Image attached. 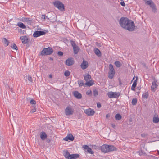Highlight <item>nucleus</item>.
<instances>
[{"instance_id":"nucleus-13","label":"nucleus","mask_w":159,"mask_h":159,"mask_svg":"<svg viewBox=\"0 0 159 159\" xmlns=\"http://www.w3.org/2000/svg\"><path fill=\"white\" fill-rule=\"evenodd\" d=\"M20 39L23 44H26L29 41L28 37L25 35L21 36Z\"/></svg>"},{"instance_id":"nucleus-40","label":"nucleus","mask_w":159,"mask_h":159,"mask_svg":"<svg viewBox=\"0 0 159 159\" xmlns=\"http://www.w3.org/2000/svg\"><path fill=\"white\" fill-rule=\"evenodd\" d=\"M93 95L95 96L98 95V91L96 89H94L93 91Z\"/></svg>"},{"instance_id":"nucleus-10","label":"nucleus","mask_w":159,"mask_h":159,"mask_svg":"<svg viewBox=\"0 0 159 159\" xmlns=\"http://www.w3.org/2000/svg\"><path fill=\"white\" fill-rule=\"evenodd\" d=\"M65 113L66 115L68 116L72 115L74 112V110L71 107H67L65 110Z\"/></svg>"},{"instance_id":"nucleus-34","label":"nucleus","mask_w":159,"mask_h":159,"mask_svg":"<svg viewBox=\"0 0 159 159\" xmlns=\"http://www.w3.org/2000/svg\"><path fill=\"white\" fill-rule=\"evenodd\" d=\"M137 79H138V78L137 77H136V80L134 81L133 84L132 85V86L133 87H134V86L135 87H136V85H137Z\"/></svg>"},{"instance_id":"nucleus-14","label":"nucleus","mask_w":159,"mask_h":159,"mask_svg":"<svg viewBox=\"0 0 159 159\" xmlns=\"http://www.w3.org/2000/svg\"><path fill=\"white\" fill-rule=\"evenodd\" d=\"M63 140L66 141H68L69 140L72 141L74 140V137L72 134H69L67 136L64 138Z\"/></svg>"},{"instance_id":"nucleus-24","label":"nucleus","mask_w":159,"mask_h":159,"mask_svg":"<svg viewBox=\"0 0 159 159\" xmlns=\"http://www.w3.org/2000/svg\"><path fill=\"white\" fill-rule=\"evenodd\" d=\"M153 122L154 123H157L159 122V118L157 116H154L153 118Z\"/></svg>"},{"instance_id":"nucleus-46","label":"nucleus","mask_w":159,"mask_h":159,"mask_svg":"<svg viewBox=\"0 0 159 159\" xmlns=\"http://www.w3.org/2000/svg\"><path fill=\"white\" fill-rule=\"evenodd\" d=\"M146 135L147 134L144 133L142 134H141V136L143 138L145 137L146 136Z\"/></svg>"},{"instance_id":"nucleus-36","label":"nucleus","mask_w":159,"mask_h":159,"mask_svg":"<svg viewBox=\"0 0 159 159\" xmlns=\"http://www.w3.org/2000/svg\"><path fill=\"white\" fill-rule=\"evenodd\" d=\"M11 47L13 48V49H15L16 50H18L17 47L15 44H13L12 46H11Z\"/></svg>"},{"instance_id":"nucleus-17","label":"nucleus","mask_w":159,"mask_h":159,"mask_svg":"<svg viewBox=\"0 0 159 159\" xmlns=\"http://www.w3.org/2000/svg\"><path fill=\"white\" fill-rule=\"evenodd\" d=\"M74 97L77 99H81L82 98V95L77 91H75L73 93Z\"/></svg>"},{"instance_id":"nucleus-22","label":"nucleus","mask_w":159,"mask_h":159,"mask_svg":"<svg viewBox=\"0 0 159 159\" xmlns=\"http://www.w3.org/2000/svg\"><path fill=\"white\" fill-rule=\"evenodd\" d=\"M84 79L86 81H88L91 79V75L89 74H87L85 75H84Z\"/></svg>"},{"instance_id":"nucleus-29","label":"nucleus","mask_w":159,"mask_h":159,"mask_svg":"<svg viewBox=\"0 0 159 159\" xmlns=\"http://www.w3.org/2000/svg\"><path fill=\"white\" fill-rule=\"evenodd\" d=\"M93 82H91L89 81H87V82L85 83V85L88 86L90 87L93 85Z\"/></svg>"},{"instance_id":"nucleus-50","label":"nucleus","mask_w":159,"mask_h":159,"mask_svg":"<svg viewBox=\"0 0 159 159\" xmlns=\"http://www.w3.org/2000/svg\"><path fill=\"white\" fill-rule=\"evenodd\" d=\"M138 153H139V154L140 155H141L143 154V152H142V151H139L138 152Z\"/></svg>"},{"instance_id":"nucleus-49","label":"nucleus","mask_w":159,"mask_h":159,"mask_svg":"<svg viewBox=\"0 0 159 159\" xmlns=\"http://www.w3.org/2000/svg\"><path fill=\"white\" fill-rule=\"evenodd\" d=\"M135 87H134V86L133 87L132 86V87L131 88V89L133 91H135Z\"/></svg>"},{"instance_id":"nucleus-51","label":"nucleus","mask_w":159,"mask_h":159,"mask_svg":"<svg viewBox=\"0 0 159 159\" xmlns=\"http://www.w3.org/2000/svg\"><path fill=\"white\" fill-rule=\"evenodd\" d=\"M111 126L113 128H115V125L113 124H111Z\"/></svg>"},{"instance_id":"nucleus-31","label":"nucleus","mask_w":159,"mask_h":159,"mask_svg":"<svg viewBox=\"0 0 159 159\" xmlns=\"http://www.w3.org/2000/svg\"><path fill=\"white\" fill-rule=\"evenodd\" d=\"M137 98H134L133 99L132 101V104L133 105H135L137 102Z\"/></svg>"},{"instance_id":"nucleus-27","label":"nucleus","mask_w":159,"mask_h":159,"mask_svg":"<svg viewBox=\"0 0 159 159\" xmlns=\"http://www.w3.org/2000/svg\"><path fill=\"white\" fill-rule=\"evenodd\" d=\"M148 96V92H146L143 93L142 96L144 99H147Z\"/></svg>"},{"instance_id":"nucleus-16","label":"nucleus","mask_w":159,"mask_h":159,"mask_svg":"<svg viewBox=\"0 0 159 159\" xmlns=\"http://www.w3.org/2000/svg\"><path fill=\"white\" fill-rule=\"evenodd\" d=\"M22 21L26 22L29 25H30L32 22V19L29 18H23Z\"/></svg>"},{"instance_id":"nucleus-25","label":"nucleus","mask_w":159,"mask_h":159,"mask_svg":"<svg viewBox=\"0 0 159 159\" xmlns=\"http://www.w3.org/2000/svg\"><path fill=\"white\" fill-rule=\"evenodd\" d=\"M2 42L5 44V46H7L9 43V41L6 38H3Z\"/></svg>"},{"instance_id":"nucleus-23","label":"nucleus","mask_w":159,"mask_h":159,"mask_svg":"<svg viewBox=\"0 0 159 159\" xmlns=\"http://www.w3.org/2000/svg\"><path fill=\"white\" fill-rule=\"evenodd\" d=\"M17 25L19 27L22 29H25L26 28V26L24 24L21 22H19L17 24Z\"/></svg>"},{"instance_id":"nucleus-5","label":"nucleus","mask_w":159,"mask_h":159,"mask_svg":"<svg viewBox=\"0 0 159 159\" xmlns=\"http://www.w3.org/2000/svg\"><path fill=\"white\" fill-rule=\"evenodd\" d=\"M53 4L55 7L58 8L61 11H63L64 10V4L60 1H56L53 2Z\"/></svg>"},{"instance_id":"nucleus-4","label":"nucleus","mask_w":159,"mask_h":159,"mask_svg":"<svg viewBox=\"0 0 159 159\" xmlns=\"http://www.w3.org/2000/svg\"><path fill=\"white\" fill-rule=\"evenodd\" d=\"M53 49L50 47L44 48L41 52L40 54L42 56L49 55L53 52Z\"/></svg>"},{"instance_id":"nucleus-37","label":"nucleus","mask_w":159,"mask_h":159,"mask_svg":"<svg viewBox=\"0 0 159 159\" xmlns=\"http://www.w3.org/2000/svg\"><path fill=\"white\" fill-rule=\"evenodd\" d=\"M70 73L68 70L65 71L64 73V75L66 76V77L69 76L70 75Z\"/></svg>"},{"instance_id":"nucleus-21","label":"nucleus","mask_w":159,"mask_h":159,"mask_svg":"<svg viewBox=\"0 0 159 159\" xmlns=\"http://www.w3.org/2000/svg\"><path fill=\"white\" fill-rule=\"evenodd\" d=\"M94 52L95 54L98 57L101 56V52L99 49L97 48H95L94 49Z\"/></svg>"},{"instance_id":"nucleus-35","label":"nucleus","mask_w":159,"mask_h":159,"mask_svg":"<svg viewBox=\"0 0 159 159\" xmlns=\"http://www.w3.org/2000/svg\"><path fill=\"white\" fill-rule=\"evenodd\" d=\"M70 43L73 47L77 45L76 44L75 42L73 40H71L70 41Z\"/></svg>"},{"instance_id":"nucleus-47","label":"nucleus","mask_w":159,"mask_h":159,"mask_svg":"<svg viewBox=\"0 0 159 159\" xmlns=\"http://www.w3.org/2000/svg\"><path fill=\"white\" fill-rule=\"evenodd\" d=\"M93 147L95 148V149H97L99 148V147L98 146H96L95 145H93Z\"/></svg>"},{"instance_id":"nucleus-1","label":"nucleus","mask_w":159,"mask_h":159,"mask_svg":"<svg viewBox=\"0 0 159 159\" xmlns=\"http://www.w3.org/2000/svg\"><path fill=\"white\" fill-rule=\"evenodd\" d=\"M119 24L122 27L129 31H133L134 30V23L127 18L121 17L120 20Z\"/></svg>"},{"instance_id":"nucleus-9","label":"nucleus","mask_w":159,"mask_h":159,"mask_svg":"<svg viewBox=\"0 0 159 159\" xmlns=\"http://www.w3.org/2000/svg\"><path fill=\"white\" fill-rule=\"evenodd\" d=\"M84 113L89 116H92L95 113V111L94 110L90 108H89L88 109L84 110Z\"/></svg>"},{"instance_id":"nucleus-53","label":"nucleus","mask_w":159,"mask_h":159,"mask_svg":"<svg viewBox=\"0 0 159 159\" xmlns=\"http://www.w3.org/2000/svg\"><path fill=\"white\" fill-rule=\"evenodd\" d=\"M49 76L50 78H52V75H50Z\"/></svg>"},{"instance_id":"nucleus-28","label":"nucleus","mask_w":159,"mask_h":159,"mask_svg":"<svg viewBox=\"0 0 159 159\" xmlns=\"http://www.w3.org/2000/svg\"><path fill=\"white\" fill-rule=\"evenodd\" d=\"M77 82L80 87H81L84 84V83L83 80H79Z\"/></svg>"},{"instance_id":"nucleus-30","label":"nucleus","mask_w":159,"mask_h":159,"mask_svg":"<svg viewBox=\"0 0 159 159\" xmlns=\"http://www.w3.org/2000/svg\"><path fill=\"white\" fill-rule=\"evenodd\" d=\"M115 64L117 67H119L121 66V63L119 61H116L115 62Z\"/></svg>"},{"instance_id":"nucleus-56","label":"nucleus","mask_w":159,"mask_h":159,"mask_svg":"<svg viewBox=\"0 0 159 159\" xmlns=\"http://www.w3.org/2000/svg\"><path fill=\"white\" fill-rule=\"evenodd\" d=\"M20 30H21V31H22V29H20Z\"/></svg>"},{"instance_id":"nucleus-38","label":"nucleus","mask_w":159,"mask_h":159,"mask_svg":"<svg viewBox=\"0 0 159 159\" xmlns=\"http://www.w3.org/2000/svg\"><path fill=\"white\" fill-rule=\"evenodd\" d=\"M41 18L44 20L46 19H49V18L46 16L45 15H43L42 16Z\"/></svg>"},{"instance_id":"nucleus-39","label":"nucleus","mask_w":159,"mask_h":159,"mask_svg":"<svg viewBox=\"0 0 159 159\" xmlns=\"http://www.w3.org/2000/svg\"><path fill=\"white\" fill-rule=\"evenodd\" d=\"M30 103L31 104H34V105L36 104V102L34 100L32 99L30 100Z\"/></svg>"},{"instance_id":"nucleus-12","label":"nucleus","mask_w":159,"mask_h":159,"mask_svg":"<svg viewBox=\"0 0 159 159\" xmlns=\"http://www.w3.org/2000/svg\"><path fill=\"white\" fill-rule=\"evenodd\" d=\"M74 61L73 58H69L66 61V64L68 66H70L74 64Z\"/></svg>"},{"instance_id":"nucleus-6","label":"nucleus","mask_w":159,"mask_h":159,"mask_svg":"<svg viewBox=\"0 0 159 159\" xmlns=\"http://www.w3.org/2000/svg\"><path fill=\"white\" fill-rule=\"evenodd\" d=\"M109 70L108 77L110 79H112L115 74V71L113 66L111 64H110L109 65Z\"/></svg>"},{"instance_id":"nucleus-55","label":"nucleus","mask_w":159,"mask_h":159,"mask_svg":"<svg viewBox=\"0 0 159 159\" xmlns=\"http://www.w3.org/2000/svg\"><path fill=\"white\" fill-rule=\"evenodd\" d=\"M158 154L159 155V151H158Z\"/></svg>"},{"instance_id":"nucleus-3","label":"nucleus","mask_w":159,"mask_h":159,"mask_svg":"<svg viewBox=\"0 0 159 159\" xmlns=\"http://www.w3.org/2000/svg\"><path fill=\"white\" fill-rule=\"evenodd\" d=\"M64 155L66 158L68 159H76L80 157V155L77 154H70L67 151L64 152Z\"/></svg>"},{"instance_id":"nucleus-33","label":"nucleus","mask_w":159,"mask_h":159,"mask_svg":"<svg viewBox=\"0 0 159 159\" xmlns=\"http://www.w3.org/2000/svg\"><path fill=\"white\" fill-rule=\"evenodd\" d=\"M87 151L89 153L91 154H93L94 153V152L93 151L92 149L90 148H89L88 149Z\"/></svg>"},{"instance_id":"nucleus-45","label":"nucleus","mask_w":159,"mask_h":159,"mask_svg":"<svg viewBox=\"0 0 159 159\" xmlns=\"http://www.w3.org/2000/svg\"><path fill=\"white\" fill-rule=\"evenodd\" d=\"M36 111V109L34 107L33 109H32L31 110V112L32 113H33L34 112Z\"/></svg>"},{"instance_id":"nucleus-19","label":"nucleus","mask_w":159,"mask_h":159,"mask_svg":"<svg viewBox=\"0 0 159 159\" xmlns=\"http://www.w3.org/2000/svg\"><path fill=\"white\" fill-rule=\"evenodd\" d=\"M40 138L42 140H45L47 137V134L44 132H41L40 134Z\"/></svg>"},{"instance_id":"nucleus-7","label":"nucleus","mask_w":159,"mask_h":159,"mask_svg":"<svg viewBox=\"0 0 159 159\" xmlns=\"http://www.w3.org/2000/svg\"><path fill=\"white\" fill-rule=\"evenodd\" d=\"M146 4L150 6V7L152 9V11L154 13L157 12V9L156 7V5L154 3L152 0H150L147 1L145 2Z\"/></svg>"},{"instance_id":"nucleus-8","label":"nucleus","mask_w":159,"mask_h":159,"mask_svg":"<svg viewBox=\"0 0 159 159\" xmlns=\"http://www.w3.org/2000/svg\"><path fill=\"white\" fill-rule=\"evenodd\" d=\"M107 94L108 97L110 98H118L120 95V92L111 91L109 92Z\"/></svg>"},{"instance_id":"nucleus-32","label":"nucleus","mask_w":159,"mask_h":159,"mask_svg":"<svg viewBox=\"0 0 159 159\" xmlns=\"http://www.w3.org/2000/svg\"><path fill=\"white\" fill-rule=\"evenodd\" d=\"M26 78L28 79V80L30 82H32V80L31 76L30 75H28L26 76Z\"/></svg>"},{"instance_id":"nucleus-11","label":"nucleus","mask_w":159,"mask_h":159,"mask_svg":"<svg viewBox=\"0 0 159 159\" xmlns=\"http://www.w3.org/2000/svg\"><path fill=\"white\" fill-rule=\"evenodd\" d=\"M46 33L43 31H37L33 34V35L34 37H37L41 35H45Z\"/></svg>"},{"instance_id":"nucleus-44","label":"nucleus","mask_w":159,"mask_h":159,"mask_svg":"<svg viewBox=\"0 0 159 159\" xmlns=\"http://www.w3.org/2000/svg\"><path fill=\"white\" fill-rule=\"evenodd\" d=\"M97 107L98 108H100L101 107V104L99 102L97 103Z\"/></svg>"},{"instance_id":"nucleus-20","label":"nucleus","mask_w":159,"mask_h":159,"mask_svg":"<svg viewBox=\"0 0 159 159\" xmlns=\"http://www.w3.org/2000/svg\"><path fill=\"white\" fill-rule=\"evenodd\" d=\"M74 53L75 54H77L79 51V48L77 45L73 47Z\"/></svg>"},{"instance_id":"nucleus-18","label":"nucleus","mask_w":159,"mask_h":159,"mask_svg":"<svg viewBox=\"0 0 159 159\" xmlns=\"http://www.w3.org/2000/svg\"><path fill=\"white\" fill-rule=\"evenodd\" d=\"M157 85L156 84L155 81L152 82L151 86V89L153 91H155L157 89Z\"/></svg>"},{"instance_id":"nucleus-41","label":"nucleus","mask_w":159,"mask_h":159,"mask_svg":"<svg viewBox=\"0 0 159 159\" xmlns=\"http://www.w3.org/2000/svg\"><path fill=\"white\" fill-rule=\"evenodd\" d=\"M82 147L85 149H86L87 150L89 148L88 146L87 145H84Z\"/></svg>"},{"instance_id":"nucleus-15","label":"nucleus","mask_w":159,"mask_h":159,"mask_svg":"<svg viewBox=\"0 0 159 159\" xmlns=\"http://www.w3.org/2000/svg\"><path fill=\"white\" fill-rule=\"evenodd\" d=\"M88 66V63L85 61L83 60L82 63L81 64V68L84 70L86 69Z\"/></svg>"},{"instance_id":"nucleus-26","label":"nucleus","mask_w":159,"mask_h":159,"mask_svg":"<svg viewBox=\"0 0 159 159\" xmlns=\"http://www.w3.org/2000/svg\"><path fill=\"white\" fill-rule=\"evenodd\" d=\"M116 120H120L121 118V116L119 114H117L115 116Z\"/></svg>"},{"instance_id":"nucleus-42","label":"nucleus","mask_w":159,"mask_h":159,"mask_svg":"<svg viewBox=\"0 0 159 159\" xmlns=\"http://www.w3.org/2000/svg\"><path fill=\"white\" fill-rule=\"evenodd\" d=\"M58 54L59 56H61L63 55V53L61 51H58Z\"/></svg>"},{"instance_id":"nucleus-52","label":"nucleus","mask_w":159,"mask_h":159,"mask_svg":"<svg viewBox=\"0 0 159 159\" xmlns=\"http://www.w3.org/2000/svg\"><path fill=\"white\" fill-rule=\"evenodd\" d=\"M110 116L109 114H107L106 115V117L107 118H108V117H109Z\"/></svg>"},{"instance_id":"nucleus-43","label":"nucleus","mask_w":159,"mask_h":159,"mask_svg":"<svg viewBox=\"0 0 159 159\" xmlns=\"http://www.w3.org/2000/svg\"><path fill=\"white\" fill-rule=\"evenodd\" d=\"M92 93V92L90 90H88L86 92V94L89 95Z\"/></svg>"},{"instance_id":"nucleus-2","label":"nucleus","mask_w":159,"mask_h":159,"mask_svg":"<svg viewBox=\"0 0 159 159\" xmlns=\"http://www.w3.org/2000/svg\"><path fill=\"white\" fill-rule=\"evenodd\" d=\"M101 151L105 153L113 151L116 149V148L113 145L103 144L101 147Z\"/></svg>"},{"instance_id":"nucleus-54","label":"nucleus","mask_w":159,"mask_h":159,"mask_svg":"<svg viewBox=\"0 0 159 159\" xmlns=\"http://www.w3.org/2000/svg\"><path fill=\"white\" fill-rule=\"evenodd\" d=\"M143 66H145V67H146V65H145V64H144Z\"/></svg>"},{"instance_id":"nucleus-48","label":"nucleus","mask_w":159,"mask_h":159,"mask_svg":"<svg viewBox=\"0 0 159 159\" xmlns=\"http://www.w3.org/2000/svg\"><path fill=\"white\" fill-rule=\"evenodd\" d=\"M120 4L121 5L123 6H125V3L123 1H122L120 3Z\"/></svg>"}]
</instances>
